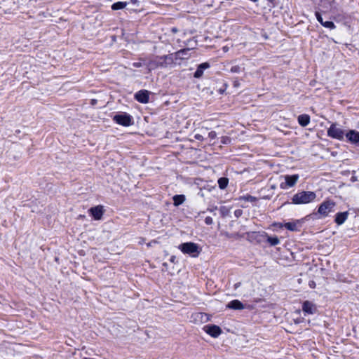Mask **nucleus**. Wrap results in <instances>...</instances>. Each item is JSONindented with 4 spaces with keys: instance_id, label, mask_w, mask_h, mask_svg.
I'll return each instance as SVG.
<instances>
[{
    "instance_id": "nucleus-1",
    "label": "nucleus",
    "mask_w": 359,
    "mask_h": 359,
    "mask_svg": "<svg viewBox=\"0 0 359 359\" xmlns=\"http://www.w3.org/2000/svg\"><path fill=\"white\" fill-rule=\"evenodd\" d=\"M316 194L311 191H302L295 194L292 198V203L295 205L307 204L313 202Z\"/></svg>"
},
{
    "instance_id": "nucleus-2",
    "label": "nucleus",
    "mask_w": 359,
    "mask_h": 359,
    "mask_svg": "<svg viewBox=\"0 0 359 359\" xmlns=\"http://www.w3.org/2000/svg\"><path fill=\"white\" fill-rule=\"evenodd\" d=\"M179 249L184 254L189 255L192 257H197L201 252V249L198 245L192 242L182 243L180 245Z\"/></svg>"
},
{
    "instance_id": "nucleus-3",
    "label": "nucleus",
    "mask_w": 359,
    "mask_h": 359,
    "mask_svg": "<svg viewBox=\"0 0 359 359\" xmlns=\"http://www.w3.org/2000/svg\"><path fill=\"white\" fill-rule=\"evenodd\" d=\"M112 119L116 123L125 127L130 126L133 123L132 116L126 112L114 115Z\"/></svg>"
},
{
    "instance_id": "nucleus-4",
    "label": "nucleus",
    "mask_w": 359,
    "mask_h": 359,
    "mask_svg": "<svg viewBox=\"0 0 359 359\" xmlns=\"http://www.w3.org/2000/svg\"><path fill=\"white\" fill-rule=\"evenodd\" d=\"M345 134L344 130L339 127L336 123H332L327 130L328 137L339 140H343Z\"/></svg>"
},
{
    "instance_id": "nucleus-5",
    "label": "nucleus",
    "mask_w": 359,
    "mask_h": 359,
    "mask_svg": "<svg viewBox=\"0 0 359 359\" xmlns=\"http://www.w3.org/2000/svg\"><path fill=\"white\" fill-rule=\"evenodd\" d=\"M334 206L335 203L332 201H325L318 207V212L322 217H325L329 215V213L333 212Z\"/></svg>"
},
{
    "instance_id": "nucleus-6",
    "label": "nucleus",
    "mask_w": 359,
    "mask_h": 359,
    "mask_svg": "<svg viewBox=\"0 0 359 359\" xmlns=\"http://www.w3.org/2000/svg\"><path fill=\"white\" fill-rule=\"evenodd\" d=\"M162 56H154L148 59H144L145 65L147 66L149 72L154 70L157 68H161L163 65Z\"/></svg>"
},
{
    "instance_id": "nucleus-7",
    "label": "nucleus",
    "mask_w": 359,
    "mask_h": 359,
    "mask_svg": "<svg viewBox=\"0 0 359 359\" xmlns=\"http://www.w3.org/2000/svg\"><path fill=\"white\" fill-rule=\"evenodd\" d=\"M203 330L214 338L218 337L222 332V329L215 325H207L204 326Z\"/></svg>"
},
{
    "instance_id": "nucleus-8",
    "label": "nucleus",
    "mask_w": 359,
    "mask_h": 359,
    "mask_svg": "<svg viewBox=\"0 0 359 359\" xmlns=\"http://www.w3.org/2000/svg\"><path fill=\"white\" fill-rule=\"evenodd\" d=\"M161 59H163V65H161V68L170 67L171 65L177 62V60H175V55H174V53L163 55Z\"/></svg>"
},
{
    "instance_id": "nucleus-9",
    "label": "nucleus",
    "mask_w": 359,
    "mask_h": 359,
    "mask_svg": "<svg viewBox=\"0 0 359 359\" xmlns=\"http://www.w3.org/2000/svg\"><path fill=\"white\" fill-rule=\"evenodd\" d=\"M298 179H299L298 175H285V185H283V184H281L280 187L282 189H285L287 187H292L295 185Z\"/></svg>"
},
{
    "instance_id": "nucleus-10",
    "label": "nucleus",
    "mask_w": 359,
    "mask_h": 359,
    "mask_svg": "<svg viewBox=\"0 0 359 359\" xmlns=\"http://www.w3.org/2000/svg\"><path fill=\"white\" fill-rule=\"evenodd\" d=\"M345 136L349 142L352 144L359 143V131L350 130L345 134Z\"/></svg>"
},
{
    "instance_id": "nucleus-11",
    "label": "nucleus",
    "mask_w": 359,
    "mask_h": 359,
    "mask_svg": "<svg viewBox=\"0 0 359 359\" xmlns=\"http://www.w3.org/2000/svg\"><path fill=\"white\" fill-rule=\"evenodd\" d=\"M135 98L139 102L146 104L149 102V91L146 90H141L135 93Z\"/></svg>"
},
{
    "instance_id": "nucleus-12",
    "label": "nucleus",
    "mask_w": 359,
    "mask_h": 359,
    "mask_svg": "<svg viewBox=\"0 0 359 359\" xmlns=\"http://www.w3.org/2000/svg\"><path fill=\"white\" fill-rule=\"evenodd\" d=\"M89 212L95 220H99L104 213L103 207L102 205L93 207L89 210Z\"/></svg>"
},
{
    "instance_id": "nucleus-13",
    "label": "nucleus",
    "mask_w": 359,
    "mask_h": 359,
    "mask_svg": "<svg viewBox=\"0 0 359 359\" xmlns=\"http://www.w3.org/2000/svg\"><path fill=\"white\" fill-rule=\"evenodd\" d=\"M302 311L306 314H313L316 311V307L314 304L309 301H305L302 305Z\"/></svg>"
},
{
    "instance_id": "nucleus-14",
    "label": "nucleus",
    "mask_w": 359,
    "mask_h": 359,
    "mask_svg": "<svg viewBox=\"0 0 359 359\" xmlns=\"http://www.w3.org/2000/svg\"><path fill=\"white\" fill-rule=\"evenodd\" d=\"M190 50V48H183L174 53V55H175V60L179 61L188 59L190 57L189 54Z\"/></svg>"
},
{
    "instance_id": "nucleus-15",
    "label": "nucleus",
    "mask_w": 359,
    "mask_h": 359,
    "mask_svg": "<svg viewBox=\"0 0 359 359\" xmlns=\"http://www.w3.org/2000/svg\"><path fill=\"white\" fill-rule=\"evenodd\" d=\"M209 67H210V64L208 62H203V63L200 64L198 66L197 69L195 72L194 76L197 79L201 78L203 76L204 71L205 69H208Z\"/></svg>"
},
{
    "instance_id": "nucleus-16",
    "label": "nucleus",
    "mask_w": 359,
    "mask_h": 359,
    "mask_svg": "<svg viewBox=\"0 0 359 359\" xmlns=\"http://www.w3.org/2000/svg\"><path fill=\"white\" fill-rule=\"evenodd\" d=\"M226 307L229 309H231L233 310H243L245 309V306L243 304L237 299L232 300L230 302L228 303L226 305Z\"/></svg>"
},
{
    "instance_id": "nucleus-17",
    "label": "nucleus",
    "mask_w": 359,
    "mask_h": 359,
    "mask_svg": "<svg viewBox=\"0 0 359 359\" xmlns=\"http://www.w3.org/2000/svg\"><path fill=\"white\" fill-rule=\"evenodd\" d=\"M348 215V212H338L336 215L334 221L338 225H341L346 220Z\"/></svg>"
},
{
    "instance_id": "nucleus-18",
    "label": "nucleus",
    "mask_w": 359,
    "mask_h": 359,
    "mask_svg": "<svg viewBox=\"0 0 359 359\" xmlns=\"http://www.w3.org/2000/svg\"><path fill=\"white\" fill-rule=\"evenodd\" d=\"M298 123L301 126L305 127L310 123V116L307 114H302L298 116Z\"/></svg>"
},
{
    "instance_id": "nucleus-19",
    "label": "nucleus",
    "mask_w": 359,
    "mask_h": 359,
    "mask_svg": "<svg viewBox=\"0 0 359 359\" xmlns=\"http://www.w3.org/2000/svg\"><path fill=\"white\" fill-rule=\"evenodd\" d=\"M172 199L174 205L178 206L184 202L185 196L184 195H175L173 196Z\"/></svg>"
},
{
    "instance_id": "nucleus-20",
    "label": "nucleus",
    "mask_w": 359,
    "mask_h": 359,
    "mask_svg": "<svg viewBox=\"0 0 359 359\" xmlns=\"http://www.w3.org/2000/svg\"><path fill=\"white\" fill-rule=\"evenodd\" d=\"M127 6L126 2L118 1L112 4L111 9L114 11H117L120 9L124 8Z\"/></svg>"
},
{
    "instance_id": "nucleus-21",
    "label": "nucleus",
    "mask_w": 359,
    "mask_h": 359,
    "mask_svg": "<svg viewBox=\"0 0 359 359\" xmlns=\"http://www.w3.org/2000/svg\"><path fill=\"white\" fill-rule=\"evenodd\" d=\"M283 226L290 231H297V225L295 222H287L283 224ZM280 226H283L282 224Z\"/></svg>"
},
{
    "instance_id": "nucleus-22",
    "label": "nucleus",
    "mask_w": 359,
    "mask_h": 359,
    "mask_svg": "<svg viewBox=\"0 0 359 359\" xmlns=\"http://www.w3.org/2000/svg\"><path fill=\"white\" fill-rule=\"evenodd\" d=\"M218 185L221 189H224L229 183V180L226 177H221L218 180Z\"/></svg>"
},
{
    "instance_id": "nucleus-23",
    "label": "nucleus",
    "mask_w": 359,
    "mask_h": 359,
    "mask_svg": "<svg viewBox=\"0 0 359 359\" xmlns=\"http://www.w3.org/2000/svg\"><path fill=\"white\" fill-rule=\"evenodd\" d=\"M267 242L271 245L275 246L280 243V240L277 236H267Z\"/></svg>"
},
{
    "instance_id": "nucleus-24",
    "label": "nucleus",
    "mask_w": 359,
    "mask_h": 359,
    "mask_svg": "<svg viewBox=\"0 0 359 359\" xmlns=\"http://www.w3.org/2000/svg\"><path fill=\"white\" fill-rule=\"evenodd\" d=\"M322 25L330 29H334L336 27L335 25L332 21H324Z\"/></svg>"
},
{
    "instance_id": "nucleus-25",
    "label": "nucleus",
    "mask_w": 359,
    "mask_h": 359,
    "mask_svg": "<svg viewBox=\"0 0 359 359\" xmlns=\"http://www.w3.org/2000/svg\"><path fill=\"white\" fill-rule=\"evenodd\" d=\"M230 71L232 73H239L241 72V67L238 65H235L231 67Z\"/></svg>"
},
{
    "instance_id": "nucleus-26",
    "label": "nucleus",
    "mask_w": 359,
    "mask_h": 359,
    "mask_svg": "<svg viewBox=\"0 0 359 359\" xmlns=\"http://www.w3.org/2000/svg\"><path fill=\"white\" fill-rule=\"evenodd\" d=\"M316 17L317 18V20L322 25L324 21L319 12H316Z\"/></svg>"
},
{
    "instance_id": "nucleus-27",
    "label": "nucleus",
    "mask_w": 359,
    "mask_h": 359,
    "mask_svg": "<svg viewBox=\"0 0 359 359\" xmlns=\"http://www.w3.org/2000/svg\"><path fill=\"white\" fill-rule=\"evenodd\" d=\"M217 137V133L215 131H211L208 133V137L210 140L215 139Z\"/></svg>"
},
{
    "instance_id": "nucleus-28",
    "label": "nucleus",
    "mask_w": 359,
    "mask_h": 359,
    "mask_svg": "<svg viewBox=\"0 0 359 359\" xmlns=\"http://www.w3.org/2000/svg\"><path fill=\"white\" fill-rule=\"evenodd\" d=\"M205 223L207 225H211L213 223V219L211 217H206L205 219Z\"/></svg>"
},
{
    "instance_id": "nucleus-29",
    "label": "nucleus",
    "mask_w": 359,
    "mask_h": 359,
    "mask_svg": "<svg viewBox=\"0 0 359 359\" xmlns=\"http://www.w3.org/2000/svg\"><path fill=\"white\" fill-rule=\"evenodd\" d=\"M143 61H144V63H143V62H134V63L133 64V67H142L143 65H145V62H146L144 61V60H143Z\"/></svg>"
},
{
    "instance_id": "nucleus-30",
    "label": "nucleus",
    "mask_w": 359,
    "mask_h": 359,
    "mask_svg": "<svg viewBox=\"0 0 359 359\" xmlns=\"http://www.w3.org/2000/svg\"><path fill=\"white\" fill-rule=\"evenodd\" d=\"M242 213H243V211L240 209L236 210L234 212V215L236 217H241Z\"/></svg>"
},
{
    "instance_id": "nucleus-31",
    "label": "nucleus",
    "mask_w": 359,
    "mask_h": 359,
    "mask_svg": "<svg viewBox=\"0 0 359 359\" xmlns=\"http://www.w3.org/2000/svg\"><path fill=\"white\" fill-rule=\"evenodd\" d=\"M194 137H195L196 140H199V141H203V135H201L200 134H196Z\"/></svg>"
},
{
    "instance_id": "nucleus-32",
    "label": "nucleus",
    "mask_w": 359,
    "mask_h": 359,
    "mask_svg": "<svg viewBox=\"0 0 359 359\" xmlns=\"http://www.w3.org/2000/svg\"><path fill=\"white\" fill-rule=\"evenodd\" d=\"M196 316L198 318H200L201 320H203V318L204 316H206V314L205 313H198L196 314Z\"/></svg>"
},
{
    "instance_id": "nucleus-33",
    "label": "nucleus",
    "mask_w": 359,
    "mask_h": 359,
    "mask_svg": "<svg viewBox=\"0 0 359 359\" xmlns=\"http://www.w3.org/2000/svg\"><path fill=\"white\" fill-rule=\"evenodd\" d=\"M241 283L240 282L238 283H236V284H234V289L236 290L238 289L240 286H241Z\"/></svg>"
},
{
    "instance_id": "nucleus-34",
    "label": "nucleus",
    "mask_w": 359,
    "mask_h": 359,
    "mask_svg": "<svg viewBox=\"0 0 359 359\" xmlns=\"http://www.w3.org/2000/svg\"><path fill=\"white\" fill-rule=\"evenodd\" d=\"M229 138H228V137H223V140H222V142L224 144H226V143H227V141H229Z\"/></svg>"
},
{
    "instance_id": "nucleus-35",
    "label": "nucleus",
    "mask_w": 359,
    "mask_h": 359,
    "mask_svg": "<svg viewBox=\"0 0 359 359\" xmlns=\"http://www.w3.org/2000/svg\"><path fill=\"white\" fill-rule=\"evenodd\" d=\"M130 3L133 4H137L138 3V0H130Z\"/></svg>"
},
{
    "instance_id": "nucleus-36",
    "label": "nucleus",
    "mask_w": 359,
    "mask_h": 359,
    "mask_svg": "<svg viewBox=\"0 0 359 359\" xmlns=\"http://www.w3.org/2000/svg\"><path fill=\"white\" fill-rule=\"evenodd\" d=\"M224 52H227L229 50V48L227 46H224L222 48Z\"/></svg>"
},
{
    "instance_id": "nucleus-37",
    "label": "nucleus",
    "mask_w": 359,
    "mask_h": 359,
    "mask_svg": "<svg viewBox=\"0 0 359 359\" xmlns=\"http://www.w3.org/2000/svg\"><path fill=\"white\" fill-rule=\"evenodd\" d=\"M175 257L172 256V257H171V258H170V262H175Z\"/></svg>"
},
{
    "instance_id": "nucleus-38",
    "label": "nucleus",
    "mask_w": 359,
    "mask_h": 359,
    "mask_svg": "<svg viewBox=\"0 0 359 359\" xmlns=\"http://www.w3.org/2000/svg\"><path fill=\"white\" fill-rule=\"evenodd\" d=\"M269 2L271 3L272 4H273V1L275 0H267ZM272 6H274V5H273Z\"/></svg>"
},
{
    "instance_id": "nucleus-39",
    "label": "nucleus",
    "mask_w": 359,
    "mask_h": 359,
    "mask_svg": "<svg viewBox=\"0 0 359 359\" xmlns=\"http://www.w3.org/2000/svg\"><path fill=\"white\" fill-rule=\"evenodd\" d=\"M172 31L173 32H177V29H176V28H172Z\"/></svg>"
},
{
    "instance_id": "nucleus-40",
    "label": "nucleus",
    "mask_w": 359,
    "mask_h": 359,
    "mask_svg": "<svg viewBox=\"0 0 359 359\" xmlns=\"http://www.w3.org/2000/svg\"><path fill=\"white\" fill-rule=\"evenodd\" d=\"M249 198H250V200L252 201L253 197H252V196H249Z\"/></svg>"
}]
</instances>
